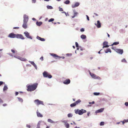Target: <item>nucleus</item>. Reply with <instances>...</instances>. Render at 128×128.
Returning a JSON list of instances; mask_svg holds the SVG:
<instances>
[{"label":"nucleus","mask_w":128,"mask_h":128,"mask_svg":"<svg viewBox=\"0 0 128 128\" xmlns=\"http://www.w3.org/2000/svg\"><path fill=\"white\" fill-rule=\"evenodd\" d=\"M8 37L10 38H21L22 39H24V38L23 36L21 34H16L14 33H10L8 35Z\"/></svg>","instance_id":"nucleus-1"},{"label":"nucleus","mask_w":128,"mask_h":128,"mask_svg":"<svg viewBox=\"0 0 128 128\" xmlns=\"http://www.w3.org/2000/svg\"><path fill=\"white\" fill-rule=\"evenodd\" d=\"M38 85L37 83H35L32 85H29L27 86V90L30 92L34 91L36 89Z\"/></svg>","instance_id":"nucleus-2"},{"label":"nucleus","mask_w":128,"mask_h":128,"mask_svg":"<svg viewBox=\"0 0 128 128\" xmlns=\"http://www.w3.org/2000/svg\"><path fill=\"white\" fill-rule=\"evenodd\" d=\"M74 111L76 114H78L80 115H82L84 113H86V110L83 109H82L80 110H79L78 109L75 110Z\"/></svg>","instance_id":"nucleus-3"},{"label":"nucleus","mask_w":128,"mask_h":128,"mask_svg":"<svg viewBox=\"0 0 128 128\" xmlns=\"http://www.w3.org/2000/svg\"><path fill=\"white\" fill-rule=\"evenodd\" d=\"M43 76L44 77H48L49 78H50L52 77V76L48 74V72L44 71L43 73Z\"/></svg>","instance_id":"nucleus-4"},{"label":"nucleus","mask_w":128,"mask_h":128,"mask_svg":"<svg viewBox=\"0 0 128 128\" xmlns=\"http://www.w3.org/2000/svg\"><path fill=\"white\" fill-rule=\"evenodd\" d=\"M35 103L37 105H39L40 104L44 105L43 102L39 100L38 99H36L34 100Z\"/></svg>","instance_id":"nucleus-5"},{"label":"nucleus","mask_w":128,"mask_h":128,"mask_svg":"<svg viewBox=\"0 0 128 128\" xmlns=\"http://www.w3.org/2000/svg\"><path fill=\"white\" fill-rule=\"evenodd\" d=\"M90 75L91 77L95 79H99L100 78V77L96 76V74H94L93 73H91L90 72Z\"/></svg>","instance_id":"nucleus-6"},{"label":"nucleus","mask_w":128,"mask_h":128,"mask_svg":"<svg viewBox=\"0 0 128 128\" xmlns=\"http://www.w3.org/2000/svg\"><path fill=\"white\" fill-rule=\"evenodd\" d=\"M115 51L117 53L121 54H122L124 52L123 50L120 49H116L115 50Z\"/></svg>","instance_id":"nucleus-7"},{"label":"nucleus","mask_w":128,"mask_h":128,"mask_svg":"<svg viewBox=\"0 0 128 128\" xmlns=\"http://www.w3.org/2000/svg\"><path fill=\"white\" fill-rule=\"evenodd\" d=\"M23 22L27 23L28 21V18L27 16L25 14L24 16Z\"/></svg>","instance_id":"nucleus-8"},{"label":"nucleus","mask_w":128,"mask_h":128,"mask_svg":"<svg viewBox=\"0 0 128 128\" xmlns=\"http://www.w3.org/2000/svg\"><path fill=\"white\" fill-rule=\"evenodd\" d=\"M24 34H25V36L28 38H29L30 39H32V37L30 36L28 32H24Z\"/></svg>","instance_id":"nucleus-9"},{"label":"nucleus","mask_w":128,"mask_h":128,"mask_svg":"<svg viewBox=\"0 0 128 128\" xmlns=\"http://www.w3.org/2000/svg\"><path fill=\"white\" fill-rule=\"evenodd\" d=\"M50 55L56 59H60V57L58 56L56 54L52 53L50 54Z\"/></svg>","instance_id":"nucleus-10"},{"label":"nucleus","mask_w":128,"mask_h":128,"mask_svg":"<svg viewBox=\"0 0 128 128\" xmlns=\"http://www.w3.org/2000/svg\"><path fill=\"white\" fill-rule=\"evenodd\" d=\"M70 80L69 79H67L64 81L63 83L64 84H68L70 83Z\"/></svg>","instance_id":"nucleus-11"},{"label":"nucleus","mask_w":128,"mask_h":128,"mask_svg":"<svg viewBox=\"0 0 128 128\" xmlns=\"http://www.w3.org/2000/svg\"><path fill=\"white\" fill-rule=\"evenodd\" d=\"M108 42H104L103 43V46L102 48H108L109 46L108 45Z\"/></svg>","instance_id":"nucleus-12"},{"label":"nucleus","mask_w":128,"mask_h":128,"mask_svg":"<svg viewBox=\"0 0 128 128\" xmlns=\"http://www.w3.org/2000/svg\"><path fill=\"white\" fill-rule=\"evenodd\" d=\"M16 58L22 61H25L27 60L26 59L19 56H18L16 57Z\"/></svg>","instance_id":"nucleus-13"},{"label":"nucleus","mask_w":128,"mask_h":128,"mask_svg":"<svg viewBox=\"0 0 128 128\" xmlns=\"http://www.w3.org/2000/svg\"><path fill=\"white\" fill-rule=\"evenodd\" d=\"M44 122L42 120L39 121L37 125V126L36 128H40V125L41 124Z\"/></svg>","instance_id":"nucleus-14"},{"label":"nucleus","mask_w":128,"mask_h":128,"mask_svg":"<svg viewBox=\"0 0 128 128\" xmlns=\"http://www.w3.org/2000/svg\"><path fill=\"white\" fill-rule=\"evenodd\" d=\"M80 4L78 2H76L74 4L72 5V8H74L78 6Z\"/></svg>","instance_id":"nucleus-15"},{"label":"nucleus","mask_w":128,"mask_h":128,"mask_svg":"<svg viewBox=\"0 0 128 128\" xmlns=\"http://www.w3.org/2000/svg\"><path fill=\"white\" fill-rule=\"evenodd\" d=\"M97 22V24H96V26L98 28H100L101 27V24L100 21L99 20H98Z\"/></svg>","instance_id":"nucleus-16"},{"label":"nucleus","mask_w":128,"mask_h":128,"mask_svg":"<svg viewBox=\"0 0 128 128\" xmlns=\"http://www.w3.org/2000/svg\"><path fill=\"white\" fill-rule=\"evenodd\" d=\"M36 114L37 116L39 117L42 118L43 117L42 115L39 112L38 110H37L36 112Z\"/></svg>","instance_id":"nucleus-17"},{"label":"nucleus","mask_w":128,"mask_h":128,"mask_svg":"<svg viewBox=\"0 0 128 128\" xmlns=\"http://www.w3.org/2000/svg\"><path fill=\"white\" fill-rule=\"evenodd\" d=\"M104 110V108H101L100 109L96 111V113L101 112H102Z\"/></svg>","instance_id":"nucleus-18"},{"label":"nucleus","mask_w":128,"mask_h":128,"mask_svg":"<svg viewBox=\"0 0 128 128\" xmlns=\"http://www.w3.org/2000/svg\"><path fill=\"white\" fill-rule=\"evenodd\" d=\"M27 23L23 22V24L22 25V27L24 29H26L27 28Z\"/></svg>","instance_id":"nucleus-19"},{"label":"nucleus","mask_w":128,"mask_h":128,"mask_svg":"<svg viewBox=\"0 0 128 128\" xmlns=\"http://www.w3.org/2000/svg\"><path fill=\"white\" fill-rule=\"evenodd\" d=\"M36 38L37 39L42 41H44L45 40L44 39V38H42L38 36H37Z\"/></svg>","instance_id":"nucleus-20"},{"label":"nucleus","mask_w":128,"mask_h":128,"mask_svg":"<svg viewBox=\"0 0 128 128\" xmlns=\"http://www.w3.org/2000/svg\"><path fill=\"white\" fill-rule=\"evenodd\" d=\"M73 12L74 14V15L73 16H72V18H74L76 16H77V15L78 14V13L76 12L75 10H73Z\"/></svg>","instance_id":"nucleus-21"},{"label":"nucleus","mask_w":128,"mask_h":128,"mask_svg":"<svg viewBox=\"0 0 128 128\" xmlns=\"http://www.w3.org/2000/svg\"><path fill=\"white\" fill-rule=\"evenodd\" d=\"M81 102V100L80 99H78V100L75 102V103L76 104V105L79 104Z\"/></svg>","instance_id":"nucleus-22"},{"label":"nucleus","mask_w":128,"mask_h":128,"mask_svg":"<svg viewBox=\"0 0 128 128\" xmlns=\"http://www.w3.org/2000/svg\"><path fill=\"white\" fill-rule=\"evenodd\" d=\"M37 25L38 26H40L42 24V22H36Z\"/></svg>","instance_id":"nucleus-23"},{"label":"nucleus","mask_w":128,"mask_h":128,"mask_svg":"<svg viewBox=\"0 0 128 128\" xmlns=\"http://www.w3.org/2000/svg\"><path fill=\"white\" fill-rule=\"evenodd\" d=\"M80 37L84 39L86 38V36L85 35L82 34V35H81Z\"/></svg>","instance_id":"nucleus-24"},{"label":"nucleus","mask_w":128,"mask_h":128,"mask_svg":"<svg viewBox=\"0 0 128 128\" xmlns=\"http://www.w3.org/2000/svg\"><path fill=\"white\" fill-rule=\"evenodd\" d=\"M65 125L67 128H68L70 127V125L68 124L67 123H65Z\"/></svg>","instance_id":"nucleus-25"},{"label":"nucleus","mask_w":128,"mask_h":128,"mask_svg":"<svg viewBox=\"0 0 128 128\" xmlns=\"http://www.w3.org/2000/svg\"><path fill=\"white\" fill-rule=\"evenodd\" d=\"M111 50L110 48H108L106 50V51H105L106 53H107L108 52H111Z\"/></svg>","instance_id":"nucleus-26"},{"label":"nucleus","mask_w":128,"mask_h":128,"mask_svg":"<svg viewBox=\"0 0 128 128\" xmlns=\"http://www.w3.org/2000/svg\"><path fill=\"white\" fill-rule=\"evenodd\" d=\"M119 44V42H114V43H113V44H112L111 45V46H113V45H117V44Z\"/></svg>","instance_id":"nucleus-27"},{"label":"nucleus","mask_w":128,"mask_h":128,"mask_svg":"<svg viewBox=\"0 0 128 128\" xmlns=\"http://www.w3.org/2000/svg\"><path fill=\"white\" fill-rule=\"evenodd\" d=\"M8 89V88L7 86L5 85L3 89V91H4L5 90H7Z\"/></svg>","instance_id":"nucleus-28"},{"label":"nucleus","mask_w":128,"mask_h":128,"mask_svg":"<svg viewBox=\"0 0 128 128\" xmlns=\"http://www.w3.org/2000/svg\"><path fill=\"white\" fill-rule=\"evenodd\" d=\"M48 122L51 123H54V122L50 119H49L48 120Z\"/></svg>","instance_id":"nucleus-29"},{"label":"nucleus","mask_w":128,"mask_h":128,"mask_svg":"<svg viewBox=\"0 0 128 128\" xmlns=\"http://www.w3.org/2000/svg\"><path fill=\"white\" fill-rule=\"evenodd\" d=\"M76 106V104L75 103V102L73 103L72 104H70V106L71 107H74Z\"/></svg>","instance_id":"nucleus-30"},{"label":"nucleus","mask_w":128,"mask_h":128,"mask_svg":"<svg viewBox=\"0 0 128 128\" xmlns=\"http://www.w3.org/2000/svg\"><path fill=\"white\" fill-rule=\"evenodd\" d=\"M17 98L18 99V100L20 102H23V100L22 98L19 97H18Z\"/></svg>","instance_id":"nucleus-31"},{"label":"nucleus","mask_w":128,"mask_h":128,"mask_svg":"<svg viewBox=\"0 0 128 128\" xmlns=\"http://www.w3.org/2000/svg\"><path fill=\"white\" fill-rule=\"evenodd\" d=\"M128 122V119L126 120H124L122 122L123 124H124L125 122Z\"/></svg>","instance_id":"nucleus-32"},{"label":"nucleus","mask_w":128,"mask_h":128,"mask_svg":"<svg viewBox=\"0 0 128 128\" xmlns=\"http://www.w3.org/2000/svg\"><path fill=\"white\" fill-rule=\"evenodd\" d=\"M70 3V1L69 0H67L64 2V3L66 4H69Z\"/></svg>","instance_id":"nucleus-33"},{"label":"nucleus","mask_w":128,"mask_h":128,"mask_svg":"<svg viewBox=\"0 0 128 128\" xmlns=\"http://www.w3.org/2000/svg\"><path fill=\"white\" fill-rule=\"evenodd\" d=\"M122 62H125L126 63H127V62L126 60H125V59L124 58L122 60Z\"/></svg>","instance_id":"nucleus-34"},{"label":"nucleus","mask_w":128,"mask_h":128,"mask_svg":"<svg viewBox=\"0 0 128 128\" xmlns=\"http://www.w3.org/2000/svg\"><path fill=\"white\" fill-rule=\"evenodd\" d=\"M94 95L98 96L99 95L100 93L99 92H94Z\"/></svg>","instance_id":"nucleus-35"},{"label":"nucleus","mask_w":128,"mask_h":128,"mask_svg":"<svg viewBox=\"0 0 128 128\" xmlns=\"http://www.w3.org/2000/svg\"><path fill=\"white\" fill-rule=\"evenodd\" d=\"M68 117H71L72 116V115L71 114H68Z\"/></svg>","instance_id":"nucleus-36"},{"label":"nucleus","mask_w":128,"mask_h":128,"mask_svg":"<svg viewBox=\"0 0 128 128\" xmlns=\"http://www.w3.org/2000/svg\"><path fill=\"white\" fill-rule=\"evenodd\" d=\"M59 10L60 11H63V10L62 8L60 7H59L58 8Z\"/></svg>","instance_id":"nucleus-37"},{"label":"nucleus","mask_w":128,"mask_h":128,"mask_svg":"<svg viewBox=\"0 0 128 128\" xmlns=\"http://www.w3.org/2000/svg\"><path fill=\"white\" fill-rule=\"evenodd\" d=\"M54 20V19L53 18H52L48 20L49 22H50L53 21Z\"/></svg>","instance_id":"nucleus-38"},{"label":"nucleus","mask_w":128,"mask_h":128,"mask_svg":"<svg viewBox=\"0 0 128 128\" xmlns=\"http://www.w3.org/2000/svg\"><path fill=\"white\" fill-rule=\"evenodd\" d=\"M47 8L48 9H52V6H47Z\"/></svg>","instance_id":"nucleus-39"},{"label":"nucleus","mask_w":128,"mask_h":128,"mask_svg":"<svg viewBox=\"0 0 128 128\" xmlns=\"http://www.w3.org/2000/svg\"><path fill=\"white\" fill-rule=\"evenodd\" d=\"M104 122H101L100 124V126H102L104 125Z\"/></svg>","instance_id":"nucleus-40"},{"label":"nucleus","mask_w":128,"mask_h":128,"mask_svg":"<svg viewBox=\"0 0 128 128\" xmlns=\"http://www.w3.org/2000/svg\"><path fill=\"white\" fill-rule=\"evenodd\" d=\"M3 102V101L0 98V104H2Z\"/></svg>","instance_id":"nucleus-41"},{"label":"nucleus","mask_w":128,"mask_h":128,"mask_svg":"<svg viewBox=\"0 0 128 128\" xmlns=\"http://www.w3.org/2000/svg\"><path fill=\"white\" fill-rule=\"evenodd\" d=\"M72 55V54H66V55L68 56H70Z\"/></svg>","instance_id":"nucleus-42"},{"label":"nucleus","mask_w":128,"mask_h":128,"mask_svg":"<svg viewBox=\"0 0 128 128\" xmlns=\"http://www.w3.org/2000/svg\"><path fill=\"white\" fill-rule=\"evenodd\" d=\"M29 62L31 64H32V65H34V64H35L34 62H33L29 61Z\"/></svg>","instance_id":"nucleus-43"},{"label":"nucleus","mask_w":128,"mask_h":128,"mask_svg":"<svg viewBox=\"0 0 128 128\" xmlns=\"http://www.w3.org/2000/svg\"><path fill=\"white\" fill-rule=\"evenodd\" d=\"M3 84H4V83L2 81H0V86L2 85Z\"/></svg>","instance_id":"nucleus-44"},{"label":"nucleus","mask_w":128,"mask_h":128,"mask_svg":"<svg viewBox=\"0 0 128 128\" xmlns=\"http://www.w3.org/2000/svg\"><path fill=\"white\" fill-rule=\"evenodd\" d=\"M75 44H76V46L77 48L78 47V44L77 42H76L75 43Z\"/></svg>","instance_id":"nucleus-45"},{"label":"nucleus","mask_w":128,"mask_h":128,"mask_svg":"<svg viewBox=\"0 0 128 128\" xmlns=\"http://www.w3.org/2000/svg\"><path fill=\"white\" fill-rule=\"evenodd\" d=\"M84 30L83 28H81L80 30V31L82 32H84Z\"/></svg>","instance_id":"nucleus-46"},{"label":"nucleus","mask_w":128,"mask_h":128,"mask_svg":"<svg viewBox=\"0 0 128 128\" xmlns=\"http://www.w3.org/2000/svg\"><path fill=\"white\" fill-rule=\"evenodd\" d=\"M26 127L28 128H30L31 126L30 125L28 124H27L26 125Z\"/></svg>","instance_id":"nucleus-47"},{"label":"nucleus","mask_w":128,"mask_h":128,"mask_svg":"<svg viewBox=\"0 0 128 128\" xmlns=\"http://www.w3.org/2000/svg\"><path fill=\"white\" fill-rule=\"evenodd\" d=\"M40 59L42 60V61L43 60V57L42 56L40 57Z\"/></svg>","instance_id":"nucleus-48"},{"label":"nucleus","mask_w":128,"mask_h":128,"mask_svg":"<svg viewBox=\"0 0 128 128\" xmlns=\"http://www.w3.org/2000/svg\"><path fill=\"white\" fill-rule=\"evenodd\" d=\"M94 101H93L92 102H89V104H94Z\"/></svg>","instance_id":"nucleus-49"},{"label":"nucleus","mask_w":128,"mask_h":128,"mask_svg":"<svg viewBox=\"0 0 128 128\" xmlns=\"http://www.w3.org/2000/svg\"><path fill=\"white\" fill-rule=\"evenodd\" d=\"M12 52L14 53H15V50H11Z\"/></svg>","instance_id":"nucleus-50"},{"label":"nucleus","mask_w":128,"mask_h":128,"mask_svg":"<svg viewBox=\"0 0 128 128\" xmlns=\"http://www.w3.org/2000/svg\"><path fill=\"white\" fill-rule=\"evenodd\" d=\"M125 105L126 106H128V102H126L125 103Z\"/></svg>","instance_id":"nucleus-51"},{"label":"nucleus","mask_w":128,"mask_h":128,"mask_svg":"<svg viewBox=\"0 0 128 128\" xmlns=\"http://www.w3.org/2000/svg\"><path fill=\"white\" fill-rule=\"evenodd\" d=\"M86 16L87 17V20H89V17L88 16V15H86Z\"/></svg>","instance_id":"nucleus-52"},{"label":"nucleus","mask_w":128,"mask_h":128,"mask_svg":"<svg viewBox=\"0 0 128 128\" xmlns=\"http://www.w3.org/2000/svg\"><path fill=\"white\" fill-rule=\"evenodd\" d=\"M19 28L18 27H14L13 28V29H18Z\"/></svg>","instance_id":"nucleus-53"},{"label":"nucleus","mask_w":128,"mask_h":128,"mask_svg":"<svg viewBox=\"0 0 128 128\" xmlns=\"http://www.w3.org/2000/svg\"><path fill=\"white\" fill-rule=\"evenodd\" d=\"M7 104H4L2 105V106H7Z\"/></svg>","instance_id":"nucleus-54"},{"label":"nucleus","mask_w":128,"mask_h":128,"mask_svg":"<svg viewBox=\"0 0 128 128\" xmlns=\"http://www.w3.org/2000/svg\"><path fill=\"white\" fill-rule=\"evenodd\" d=\"M32 2L33 3H35L36 2V0H32Z\"/></svg>","instance_id":"nucleus-55"},{"label":"nucleus","mask_w":128,"mask_h":128,"mask_svg":"<svg viewBox=\"0 0 128 128\" xmlns=\"http://www.w3.org/2000/svg\"><path fill=\"white\" fill-rule=\"evenodd\" d=\"M62 13H64V14H65L66 16H67L66 15V13L65 12H62Z\"/></svg>","instance_id":"nucleus-56"},{"label":"nucleus","mask_w":128,"mask_h":128,"mask_svg":"<svg viewBox=\"0 0 128 128\" xmlns=\"http://www.w3.org/2000/svg\"><path fill=\"white\" fill-rule=\"evenodd\" d=\"M18 94V92H16L15 94L16 95H17Z\"/></svg>","instance_id":"nucleus-57"},{"label":"nucleus","mask_w":128,"mask_h":128,"mask_svg":"<svg viewBox=\"0 0 128 128\" xmlns=\"http://www.w3.org/2000/svg\"><path fill=\"white\" fill-rule=\"evenodd\" d=\"M33 66L36 68H37L36 66V65L35 64H34L33 65Z\"/></svg>","instance_id":"nucleus-58"},{"label":"nucleus","mask_w":128,"mask_h":128,"mask_svg":"<svg viewBox=\"0 0 128 128\" xmlns=\"http://www.w3.org/2000/svg\"><path fill=\"white\" fill-rule=\"evenodd\" d=\"M90 114V112H88V113H87V115L88 116H89Z\"/></svg>","instance_id":"nucleus-59"},{"label":"nucleus","mask_w":128,"mask_h":128,"mask_svg":"<svg viewBox=\"0 0 128 128\" xmlns=\"http://www.w3.org/2000/svg\"><path fill=\"white\" fill-rule=\"evenodd\" d=\"M60 58H62V59H64V56H62V57H60Z\"/></svg>","instance_id":"nucleus-60"},{"label":"nucleus","mask_w":128,"mask_h":128,"mask_svg":"<svg viewBox=\"0 0 128 128\" xmlns=\"http://www.w3.org/2000/svg\"><path fill=\"white\" fill-rule=\"evenodd\" d=\"M112 48V49H113V50H116V49H115L114 48V47H112V48Z\"/></svg>","instance_id":"nucleus-61"},{"label":"nucleus","mask_w":128,"mask_h":128,"mask_svg":"<svg viewBox=\"0 0 128 128\" xmlns=\"http://www.w3.org/2000/svg\"><path fill=\"white\" fill-rule=\"evenodd\" d=\"M107 34H108V37H110V35L109 34H108V33H107Z\"/></svg>","instance_id":"nucleus-62"},{"label":"nucleus","mask_w":128,"mask_h":128,"mask_svg":"<svg viewBox=\"0 0 128 128\" xmlns=\"http://www.w3.org/2000/svg\"><path fill=\"white\" fill-rule=\"evenodd\" d=\"M73 100L74 101H75L76 100V99L75 98H73Z\"/></svg>","instance_id":"nucleus-63"},{"label":"nucleus","mask_w":128,"mask_h":128,"mask_svg":"<svg viewBox=\"0 0 128 128\" xmlns=\"http://www.w3.org/2000/svg\"><path fill=\"white\" fill-rule=\"evenodd\" d=\"M50 127L49 126H47L46 128H49Z\"/></svg>","instance_id":"nucleus-64"}]
</instances>
